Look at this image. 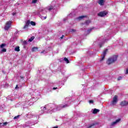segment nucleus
<instances>
[{"mask_svg": "<svg viewBox=\"0 0 128 128\" xmlns=\"http://www.w3.org/2000/svg\"><path fill=\"white\" fill-rule=\"evenodd\" d=\"M38 47H34L33 48H32V51L33 52H36L38 50Z\"/></svg>", "mask_w": 128, "mask_h": 128, "instance_id": "14", "label": "nucleus"}, {"mask_svg": "<svg viewBox=\"0 0 128 128\" xmlns=\"http://www.w3.org/2000/svg\"><path fill=\"white\" fill-rule=\"evenodd\" d=\"M121 120L122 119L120 118H118V119L116 120L114 122H112L110 124V126H116L118 124H120V122Z\"/></svg>", "mask_w": 128, "mask_h": 128, "instance_id": "3", "label": "nucleus"}, {"mask_svg": "<svg viewBox=\"0 0 128 128\" xmlns=\"http://www.w3.org/2000/svg\"><path fill=\"white\" fill-rule=\"evenodd\" d=\"M15 88H16H16H18V85L16 86V87Z\"/></svg>", "mask_w": 128, "mask_h": 128, "instance_id": "34", "label": "nucleus"}, {"mask_svg": "<svg viewBox=\"0 0 128 128\" xmlns=\"http://www.w3.org/2000/svg\"><path fill=\"white\" fill-rule=\"evenodd\" d=\"M15 52H20V46H17L14 48Z\"/></svg>", "mask_w": 128, "mask_h": 128, "instance_id": "19", "label": "nucleus"}, {"mask_svg": "<svg viewBox=\"0 0 128 128\" xmlns=\"http://www.w3.org/2000/svg\"><path fill=\"white\" fill-rule=\"evenodd\" d=\"M41 54H46V51L44 50V51L41 52Z\"/></svg>", "mask_w": 128, "mask_h": 128, "instance_id": "29", "label": "nucleus"}, {"mask_svg": "<svg viewBox=\"0 0 128 128\" xmlns=\"http://www.w3.org/2000/svg\"><path fill=\"white\" fill-rule=\"evenodd\" d=\"M118 102V96H115L113 98V100L112 102L110 105L111 106H114Z\"/></svg>", "mask_w": 128, "mask_h": 128, "instance_id": "5", "label": "nucleus"}, {"mask_svg": "<svg viewBox=\"0 0 128 128\" xmlns=\"http://www.w3.org/2000/svg\"><path fill=\"white\" fill-rule=\"evenodd\" d=\"M68 104H65L64 106H62V105L58 106L56 108V110H60L62 108H68Z\"/></svg>", "mask_w": 128, "mask_h": 128, "instance_id": "7", "label": "nucleus"}, {"mask_svg": "<svg viewBox=\"0 0 128 128\" xmlns=\"http://www.w3.org/2000/svg\"><path fill=\"white\" fill-rule=\"evenodd\" d=\"M89 103H90V104H94V100H90L89 101Z\"/></svg>", "mask_w": 128, "mask_h": 128, "instance_id": "28", "label": "nucleus"}, {"mask_svg": "<svg viewBox=\"0 0 128 128\" xmlns=\"http://www.w3.org/2000/svg\"><path fill=\"white\" fill-rule=\"evenodd\" d=\"M53 90H58V88H54Z\"/></svg>", "mask_w": 128, "mask_h": 128, "instance_id": "35", "label": "nucleus"}, {"mask_svg": "<svg viewBox=\"0 0 128 128\" xmlns=\"http://www.w3.org/2000/svg\"><path fill=\"white\" fill-rule=\"evenodd\" d=\"M24 44H26V41L24 42Z\"/></svg>", "mask_w": 128, "mask_h": 128, "instance_id": "40", "label": "nucleus"}, {"mask_svg": "<svg viewBox=\"0 0 128 128\" xmlns=\"http://www.w3.org/2000/svg\"><path fill=\"white\" fill-rule=\"evenodd\" d=\"M108 49H106L102 53V59L100 60V62H102V60H104V58L106 56V53L108 52Z\"/></svg>", "mask_w": 128, "mask_h": 128, "instance_id": "9", "label": "nucleus"}, {"mask_svg": "<svg viewBox=\"0 0 128 128\" xmlns=\"http://www.w3.org/2000/svg\"><path fill=\"white\" fill-rule=\"evenodd\" d=\"M122 78L121 76H120L118 78V80H122Z\"/></svg>", "mask_w": 128, "mask_h": 128, "instance_id": "30", "label": "nucleus"}, {"mask_svg": "<svg viewBox=\"0 0 128 128\" xmlns=\"http://www.w3.org/2000/svg\"><path fill=\"white\" fill-rule=\"evenodd\" d=\"M102 44H104V43H102L100 44V48H102Z\"/></svg>", "mask_w": 128, "mask_h": 128, "instance_id": "31", "label": "nucleus"}, {"mask_svg": "<svg viewBox=\"0 0 128 128\" xmlns=\"http://www.w3.org/2000/svg\"><path fill=\"white\" fill-rule=\"evenodd\" d=\"M70 32H76V30L74 29H71L70 30Z\"/></svg>", "mask_w": 128, "mask_h": 128, "instance_id": "23", "label": "nucleus"}, {"mask_svg": "<svg viewBox=\"0 0 128 128\" xmlns=\"http://www.w3.org/2000/svg\"><path fill=\"white\" fill-rule=\"evenodd\" d=\"M20 116L18 115V116L14 117V120H16V118H19Z\"/></svg>", "mask_w": 128, "mask_h": 128, "instance_id": "27", "label": "nucleus"}, {"mask_svg": "<svg viewBox=\"0 0 128 128\" xmlns=\"http://www.w3.org/2000/svg\"><path fill=\"white\" fill-rule=\"evenodd\" d=\"M38 2V0H32V4H36Z\"/></svg>", "mask_w": 128, "mask_h": 128, "instance_id": "25", "label": "nucleus"}, {"mask_svg": "<svg viewBox=\"0 0 128 128\" xmlns=\"http://www.w3.org/2000/svg\"><path fill=\"white\" fill-rule=\"evenodd\" d=\"M100 112V110L94 108L92 111V114H98V112Z\"/></svg>", "mask_w": 128, "mask_h": 128, "instance_id": "13", "label": "nucleus"}, {"mask_svg": "<svg viewBox=\"0 0 128 128\" xmlns=\"http://www.w3.org/2000/svg\"><path fill=\"white\" fill-rule=\"evenodd\" d=\"M127 2H128V0H127Z\"/></svg>", "mask_w": 128, "mask_h": 128, "instance_id": "44", "label": "nucleus"}, {"mask_svg": "<svg viewBox=\"0 0 128 128\" xmlns=\"http://www.w3.org/2000/svg\"><path fill=\"white\" fill-rule=\"evenodd\" d=\"M126 74H128V68L126 70V72H125Z\"/></svg>", "mask_w": 128, "mask_h": 128, "instance_id": "32", "label": "nucleus"}, {"mask_svg": "<svg viewBox=\"0 0 128 128\" xmlns=\"http://www.w3.org/2000/svg\"><path fill=\"white\" fill-rule=\"evenodd\" d=\"M94 126V124H91V125L89 126L88 128H92Z\"/></svg>", "mask_w": 128, "mask_h": 128, "instance_id": "26", "label": "nucleus"}, {"mask_svg": "<svg viewBox=\"0 0 128 128\" xmlns=\"http://www.w3.org/2000/svg\"><path fill=\"white\" fill-rule=\"evenodd\" d=\"M3 124H4V126H6V124H8V122H4V123H3Z\"/></svg>", "mask_w": 128, "mask_h": 128, "instance_id": "33", "label": "nucleus"}, {"mask_svg": "<svg viewBox=\"0 0 128 128\" xmlns=\"http://www.w3.org/2000/svg\"><path fill=\"white\" fill-rule=\"evenodd\" d=\"M52 111L53 112H56V110H54V108L52 109Z\"/></svg>", "mask_w": 128, "mask_h": 128, "instance_id": "39", "label": "nucleus"}, {"mask_svg": "<svg viewBox=\"0 0 128 128\" xmlns=\"http://www.w3.org/2000/svg\"><path fill=\"white\" fill-rule=\"evenodd\" d=\"M30 24L32 26H36V22H32V21L30 22Z\"/></svg>", "mask_w": 128, "mask_h": 128, "instance_id": "24", "label": "nucleus"}, {"mask_svg": "<svg viewBox=\"0 0 128 128\" xmlns=\"http://www.w3.org/2000/svg\"><path fill=\"white\" fill-rule=\"evenodd\" d=\"M6 52V49L4 48H2V49L0 51V52Z\"/></svg>", "mask_w": 128, "mask_h": 128, "instance_id": "22", "label": "nucleus"}, {"mask_svg": "<svg viewBox=\"0 0 128 128\" xmlns=\"http://www.w3.org/2000/svg\"><path fill=\"white\" fill-rule=\"evenodd\" d=\"M118 60V56L114 55L112 56V57L108 58V60L106 61L107 64H114V62H116V60Z\"/></svg>", "mask_w": 128, "mask_h": 128, "instance_id": "1", "label": "nucleus"}, {"mask_svg": "<svg viewBox=\"0 0 128 128\" xmlns=\"http://www.w3.org/2000/svg\"><path fill=\"white\" fill-rule=\"evenodd\" d=\"M43 18H44V20H46V16L43 17Z\"/></svg>", "mask_w": 128, "mask_h": 128, "instance_id": "38", "label": "nucleus"}, {"mask_svg": "<svg viewBox=\"0 0 128 128\" xmlns=\"http://www.w3.org/2000/svg\"><path fill=\"white\" fill-rule=\"evenodd\" d=\"M20 78H22V77L20 76Z\"/></svg>", "mask_w": 128, "mask_h": 128, "instance_id": "41", "label": "nucleus"}, {"mask_svg": "<svg viewBox=\"0 0 128 128\" xmlns=\"http://www.w3.org/2000/svg\"><path fill=\"white\" fill-rule=\"evenodd\" d=\"M104 2H106V0H99L98 4H100V6H104Z\"/></svg>", "mask_w": 128, "mask_h": 128, "instance_id": "12", "label": "nucleus"}, {"mask_svg": "<svg viewBox=\"0 0 128 128\" xmlns=\"http://www.w3.org/2000/svg\"><path fill=\"white\" fill-rule=\"evenodd\" d=\"M30 20H28L25 26H24V30H26V28H28V26H30Z\"/></svg>", "mask_w": 128, "mask_h": 128, "instance_id": "11", "label": "nucleus"}, {"mask_svg": "<svg viewBox=\"0 0 128 128\" xmlns=\"http://www.w3.org/2000/svg\"><path fill=\"white\" fill-rule=\"evenodd\" d=\"M64 21H66V20H64Z\"/></svg>", "mask_w": 128, "mask_h": 128, "instance_id": "43", "label": "nucleus"}, {"mask_svg": "<svg viewBox=\"0 0 128 128\" xmlns=\"http://www.w3.org/2000/svg\"><path fill=\"white\" fill-rule=\"evenodd\" d=\"M12 16H16V13L15 12L12 13Z\"/></svg>", "mask_w": 128, "mask_h": 128, "instance_id": "37", "label": "nucleus"}, {"mask_svg": "<svg viewBox=\"0 0 128 128\" xmlns=\"http://www.w3.org/2000/svg\"><path fill=\"white\" fill-rule=\"evenodd\" d=\"M6 46V44H2L1 45H0V48H4V46Z\"/></svg>", "mask_w": 128, "mask_h": 128, "instance_id": "16", "label": "nucleus"}, {"mask_svg": "<svg viewBox=\"0 0 128 128\" xmlns=\"http://www.w3.org/2000/svg\"><path fill=\"white\" fill-rule=\"evenodd\" d=\"M11 25H12V21L7 22L4 28L5 30H9L10 28Z\"/></svg>", "mask_w": 128, "mask_h": 128, "instance_id": "4", "label": "nucleus"}, {"mask_svg": "<svg viewBox=\"0 0 128 128\" xmlns=\"http://www.w3.org/2000/svg\"><path fill=\"white\" fill-rule=\"evenodd\" d=\"M90 24V20H86L85 23L84 24H86V26H88V24Z\"/></svg>", "mask_w": 128, "mask_h": 128, "instance_id": "15", "label": "nucleus"}, {"mask_svg": "<svg viewBox=\"0 0 128 128\" xmlns=\"http://www.w3.org/2000/svg\"><path fill=\"white\" fill-rule=\"evenodd\" d=\"M54 8V7L52 6H48L46 8H42L40 10V12H44V10H45L46 12H48V10L50 11L52 10Z\"/></svg>", "mask_w": 128, "mask_h": 128, "instance_id": "6", "label": "nucleus"}, {"mask_svg": "<svg viewBox=\"0 0 128 128\" xmlns=\"http://www.w3.org/2000/svg\"><path fill=\"white\" fill-rule=\"evenodd\" d=\"M33 40H34V36H32L31 38L28 40V42H31Z\"/></svg>", "mask_w": 128, "mask_h": 128, "instance_id": "21", "label": "nucleus"}, {"mask_svg": "<svg viewBox=\"0 0 128 128\" xmlns=\"http://www.w3.org/2000/svg\"><path fill=\"white\" fill-rule=\"evenodd\" d=\"M120 105L121 106H128V101L123 100L120 102Z\"/></svg>", "mask_w": 128, "mask_h": 128, "instance_id": "8", "label": "nucleus"}, {"mask_svg": "<svg viewBox=\"0 0 128 128\" xmlns=\"http://www.w3.org/2000/svg\"><path fill=\"white\" fill-rule=\"evenodd\" d=\"M92 30H94V28H92L90 29H88L87 31L86 32L87 34H90V32H92Z\"/></svg>", "mask_w": 128, "mask_h": 128, "instance_id": "18", "label": "nucleus"}, {"mask_svg": "<svg viewBox=\"0 0 128 128\" xmlns=\"http://www.w3.org/2000/svg\"><path fill=\"white\" fill-rule=\"evenodd\" d=\"M106 12L103 11V12H99L98 14V16H101L102 18L104 17V16H106Z\"/></svg>", "mask_w": 128, "mask_h": 128, "instance_id": "10", "label": "nucleus"}, {"mask_svg": "<svg viewBox=\"0 0 128 128\" xmlns=\"http://www.w3.org/2000/svg\"><path fill=\"white\" fill-rule=\"evenodd\" d=\"M64 60L66 62V64H68L70 62V61L68 60V59L66 58H64Z\"/></svg>", "mask_w": 128, "mask_h": 128, "instance_id": "17", "label": "nucleus"}, {"mask_svg": "<svg viewBox=\"0 0 128 128\" xmlns=\"http://www.w3.org/2000/svg\"><path fill=\"white\" fill-rule=\"evenodd\" d=\"M64 36L62 35V36H61V38H64Z\"/></svg>", "mask_w": 128, "mask_h": 128, "instance_id": "36", "label": "nucleus"}, {"mask_svg": "<svg viewBox=\"0 0 128 128\" xmlns=\"http://www.w3.org/2000/svg\"><path fill=\"white\" fill-rule=\"evenodd\" d=\"M86 18V16H80L78 18V20H82V18Z\"/></svg>", "mask_w": 128, "mask_h": 128, "instance_id": "20", "label": "nucleus"}, {"mask_svg": "<svg viewBox=\"0 0 128 128\" xmlns=\"http://www.w3.org/2000/svg\"><path fill=\"white\" fill-rule=\"evenodd\" d=\"M4 74V72H3Z\"/></svg>", "mask_w": 128, "mask_h": 128, "instance_id": "42", "label": "nucleus"}, {"mask_svg": "<svg viewBox=\"0 0 128 128\" xmlns=\"http://www.w3.org/2000/svg\"><path fill=\"white\" fill-rule=\"evenodd\" d=\"M54 104H49L48 105H46L44 107H41V110H42V112H44L46 110V108L48 110V112H50V114H52V111H50V110H52L50 109V108H54Z\"/></svg>", "mask_w": 128, "mask_h": 128, "instance_id": "2", "label": "nucleus"}]
</instances>
